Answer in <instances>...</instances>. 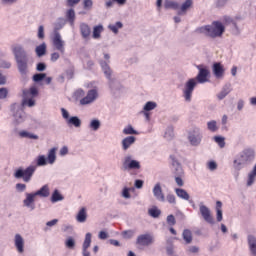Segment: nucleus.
<instances>
[{
    "mask_svg": "<svg viewBox=\"0 0 256 256\" xmlns=\"http://www.w3.org/2000/svg\"><path fill=\"white\" fill-rule=\"evenodd\" d=\"M196 68L198 69L197 76L188 79L182 89V97L186 103H191L193 99V91H195V87H197L198 83H200V85L209 83V69L203 65H197Z\"/></svg>",
    "mask_w": 256,
    "mask_h": 256,
    "instance_id": "obj_1",
    "label": "nucleus"
},
{
    "mask_svg": "<svg viewBox=\"0 0 256 256\" xmlns=\"http://www.w3.org/2000/svg\"><path fill=\"white\" fill-rule=\"evenodd\" d=\"M14 59L16 61L18 72L21 77L29 75V55L27 50L21 44H16L11 47Z\"/></svg>",
    "mask_w": 256,
    "mask_h": 256,
    "instance_id": "obj_2",
    "label": "nucleus"
},
{
    "mask_svg": "<svg viewBox=\"0 0 256 256\" xmlns=\"http://www.w3.org/2000/svg\"><path fill=\"white\" fill-rule=\"evenodd\" d=\"M255 161V150L252 148H245L233 161V168L235 171H241L246 165Z\"/></svg>",
    "mask_w": 256,
    "mask_h": 256,
    "instance_id": "obj_3",
    "label": "nucleus"
},
{
    "mask_svg": "<svg viewBox=\"0 0 256 256\" xmlns=\"http://www.w3.org/2000/svg\"><path fill=\"white\" fill-rule=\"evenodd\" d=\"M199 32L206 35V37L215 39L217 37H222L223 33H225V26L220 21H214L211 25L200 27Z\"/></svg>",
    "mask_w": 256,
    "mask_h": 256,
    "instance_id": "obj_4",
    "label": "nucleus"
},
{
    "mask_svg": "<svg viewBox=\"0 0 256 256\" xmlns=\"http://www.w3.org/2000/svg\"><path fill=\"white\" fill-rule=\"evenodd\" d=\"M25 107L27 105H23V102L21 104L14 103L10 106V111L12 113V125L14 127H19L22 123H25V119H27V114L25 113Z\"/></svg>",
    "mask_w": 256,
    "mask_h": 256,
    "instance_id": "obj_5",
    "label": "nucleus"
},
{
    "mask_svg": "<svg viewBox=\"0 0 256 256\" xmlns=\"http://www.w3.org/2000/svg\"><path fill=\"white\" fill-rule=\"evenodd\" d=\"M104 59L105 60H100V67L106 77V79H108V84L110 89H117L115 88V83H117V81L115 80V78H113V70L111 69V66H109V64L111 63V61L109 59H111V56L108 53H104Z\"/></svg>",
    "mask_w": 256,
    "mask_h": 256,
    "instance_id": "obj_6",
    "label": "nucleus"
},
{
    "mask_svg": "<svg viewBox=\"0 0 256 256\" xmlns=\"http://www.w3.org/2000/svg\"><path fill=\"white\" fill-rule=\"evenodd\" d=\"M37 171V166L30 165L26 169L18 168L14 172L15 179H23L24 183H29Z\"/></svg>",
    "mask_w": 256,
    "mask_h": 256,
    "instance_id": "obj_7",
    "label": "nucleus"
},
{
    "mask_svg": "<svg viewBox=\"0 0 256 256\" xmlns=\"http://www.w3.org/2000/svg\"><path fill=\"white\" fill-rule=\"evenodd\" d=\"M57 161V148H51L48 151L47 157L45 155H39L36 159L37 167H45V165H54Z\"/></svg>",
    "mask_w": 256,
    "mask_h": 256,
    "instance_id": "obj_8",
    "label": "nucleus"
},
{
    "mask_svg": "<svg viewBox=\"0 0 256 256\" xmlns=\"http://www.w3.org/2000/svg\"><path fill=\"white\" fill-rule=\"evenodd\" d=\"M39 95V90L35 86L30 87V89L23 90L22 93V105L27 107H35V97Z\"/></svg>",
    "mask_w": 256,
    "mask_h": 256,
    "instance_id": "obj_9",
    "label": "nucleus"
},
{
    "mask_svg": "<svg viewBox=\"0 0 256 256\" xmlns=\"http://www.w3.org/2000/svg\"><path fill=\"white\" fill-rule=\"evenodd\" d=\"M141 169V162L135 160L133 155L127 154L122 159V171H137Z\"/></svg>",
    "mask_w": 256,
    "mask_h": 256,
    "instance_id": "obj_10",
    "label": "nucleus"
},
{
    "mask_svg": "<svg viewBox=\"0 0 256 256\" xmlns=\"http://www.w3.org/2000/svg\"><path fill=\"white\" fill-rule=\"evenodd\" d=\"M188 141L192 147H199L203 141V132L200 128H194L188 133Z\"/></svg>",
    "mask_w": 256,
    "mask_h": 256,
    "instance_id": "obj_11",
    "label": "nucleus"
},
{
    "mask_svg": "<svg viewBox=\"0 0 256 256\" xmlns=\"http://www.w3.org/2000/svg\"><path fill=\"white\" fill-rule=\"evenodd\" d=\"M51 41L53 44V47L56 49V51H60L62 54L65 53V42L63 38L61 37V33H52Z\"/></svg>",
    "mask_w": 256,
    "mask_h": 256,
    "instance_id": "obj_12",
    "label": "nucleus"
},
{
    "mask_svg": "<svg viewBox=\"0 0 256 256\" xmlns=\"http://www.w3.org/2000/svg\"><path fill=\"white\" fill-rule=\"evenodd\" d=\"M99 97V92L97 89L93 88L88 90L87 95L80 100V105H91V103H95Z\"/></svg>",
    "mask_w": 256,
    "mask_h": 256,
    "instance_id": "obj_13",
    "label": "nucleus"
},
{
    "mask_svg": "<svg viewBox=\"0 0 256 256\" xmlns=\"http://www.w3.org/2000/svg\"><path fill=\"white\" fill-rule=\"evenodd\" d=\"M199 211L200 215L206 221V223H209L210 225H215V220L213 219V215H211V209L209 207L205 206L203 203L199 204Z\"/></svg>",
    "mask_w": 256,
    "mask_h": 256,
    "instance_id": "obj_14",
    "label": "nucleus"
},
{
    "mask_svg": "<svg viewBox=\"0 0 256 256\" xmlns=\"http://www.w3.org/2000/svg\"><path fill=\"white\" fill-rule=\"evenodd\" d=\"M155 243V238L150 233L139 235L136 239V245H141L142 247H149Z\"/></svg>",
    "mask_w": 256,
    "mask_h": 256,
    "instance_id": "obj_15",
    "label": "nucleus"
},
{
    "mask_svg": "<svg viewBox=\"0 0 256 256\" xmlns=\"http://www.w3.org/2000/svg\"><path fill=\"white\" fill-rule=\"evenodd\" d=\"M170 160L174 175H183V166L181 165V162H179L177 157H175V155H170Z\"/></svg>",
    "mask_w": 256,
    "mask_h": 256,
    "instance_id": "obj_16",
    "label": "nucleus"
},
{
    "mask_svg": "<svg viewBox=\"0 0 256 256\" xmlns=\"http://www.w3.org/2000/svg\"><path fill=\"white\" fill-rule=\"evenodd\" d=\"M35 192L26 193V198L23 200L24 207L30 209V211H35Z\"/></svg>",
    "mask_w": 256,
    "mask_h": 256,
    "instance_id": "obj_17",
    "label": "nucleus"
},
{
    "mask_svg": "<svg viewBox=\"0 0 256 256\" xmlns=\"http://www.w3.org/2000/svg\"><path fill=\"white\" fill-rule=\"evenodd\" d=\"M212 73L216 79H223L225 75V68L221 65V62H215L213 64Z\"/></svg>",
    "mask_w": 256,
    "mask_h": 256,
    "instance_id": "obj_18",
    "label": "nucleus"
},
{
    "mask_svg": "<svg viewBox=\"0 0 256 256\" xmlns=\"http://www.w3.org/2000/svg\"><path fill=\"white\" fill-rule=\"evenodd\" d=\"M247 245L250 256H256V236L249 234L247 236Z\"/></svg>",
    "mask_w": 256,
    "mask_h": 256,
    "instance_id": "obj_19",
    "label": "nucleus"
},
{
    "mask_svg": "<svg viewBox=\"0 0 256 256\" xmlns=\"http://www.w3.org/2000/svg\"><path fill=\"white\" fill-rule=\"evenodd\" d=\"M152 193L155 199H157V201H161L162 203H165V194H163V188H161V183H156L154 185Z\"/></svg>",
    "mask_w": 256,
    "mask_h": 256,
    "instance_id": "obj_20",
    "label": "nucleus"
},
{
    "mask_svg": "<svg viewBox=\"0 0 256 256\" xmlns=\"http://www.w3.org/2000/svg\"><path fill=\"white\" fill-rule=\"evenodd\" d=\"M14 245H15L18 253L25 252V240L23 239V236H21V234H15Z\"/></svg>",
    "mask_w": 256,
    "mask_h": 256,
    "instance_id": "obj_21",
    "label": "nucleus"
},
{
    "mask_svg": "<svg viewBox=\"0 0 256 256\" xmlns=\"http://www.w3.org/2000/svg\"><path fill=\"white\" fill-rule=\"evenodd\" d=\"M91 233H86L85 235V240L83 242V246H82V255L83 256H91V253L89 251H87V249L89 247H91Z\"/></svg>",
    "mask_w": 256,
    "mask_h": 256,
    "instance_id": "obj_22",
    "label": "nucleus"
},
{
    "mask_svg": "<svg viewBox=\"0 0 256 256\" xmlns=\"http://www.w3.org/2000/svg\"><path fill=\"white\" fill-rule=\"evenodd\" d=\"M137 141V137L135 136H127L124 139H122V149L123 151H127L131 146L135 145V142Z\"/></svg>",
    "mask_w": 256,
    "mask_h": 256,
    "instance_id": "obj_23",
    "label": "nucleus"
},
{
    "mask_svg": "<svg viewBox=\"0 0 256 256\" xmlns=\"http://www.w3.org/2000/svg\"><path fill=\"white\" fill-rule=\"evenodd\" d=\"M193 7V0H186L177 11V15L184 16L187 15V11Z\"/></svg>",
    "mask_w": 256,
    "mask_h": 256,
    "instance_id": "obj_24",
    "label": "nucleus"
},
{
    "mask_svg": "<svg viewBox=\"0 0 256 256\" xmlns=\"http://www.w3.org/2000/svg\"><path fill=\"white\" fill-rule=\"evenodd\" d=\"M79 29L82 38L89 39V37H91V27H89L87 23H80Z\"/></svg>",
    "mask_w": 256,
    "mask_h": 256,
    "instance_id": "obj_25",
    "label": "nucleus"
},
{
    "mask_svg": "<svg viewBox=\"0 0 256 256\" xmlns=\"http://www.w3.org/2000/svg\"><path fill=\"white\" fill-rule=\"evenodd\" d=\"M229 93H231V84L227 83L222 87L221 91L216 95V97L218 101H223V99H225Z\"/></svg>",
    "mask_w": 256,
    "mask_h": 256,
    "instance_id": "obj_26",
    "label": "nucleus"
},
{
    "mask_svg": "<svg viewBox=\"0 0 256 256\" xmlns=\"http://www.w3.org/2000/svg\"><path fill=\"white\" fill-rule=\"evenodd\" d=\"M66 23H67V20H65V18L63 17L58 18L54 23V28L52 33L54 34L60 33L59 31H61V29L65 27Z\"/></svg>",
    "mask_w": 256,
    "mask_h": 256,
    "instance_id": "obj_27",
    "label": "nucleus"
},
{
    "mask_svg": "<svg viewBox=\"0 0 256 256\" xmlns=\"http://www.w3.org/2000/svg\"><path fill=\"white\" fill-rule=\"evenodd\" d=\"M35 53L37 57H45V55H47V43L42 42L40 45L36 46Z\"/></svg>",
    "mask_w": 256,
    "mask_h": 256,
    "instance_id": "obj_28",
    "label": "nucleus"
},
{
    "mask_svg": "<svg viewBox=\"0 0 256 256\" xmlns=\"http://www.w3.org/2000/svg\"><path fill=\"white\" fill-rule=\"evenodd\" d=\"M66 19H67L69 25H71V27H73V25H75V19H76L75 9L70 8L66 11Z\"/></svg>",
    "mask_w": 256,
    "mask_h": 256,
    "instance_id": "obj_29",
    "label": "nucleus"
},
{
    "mask_svg": "<svg viewBox=\"0 0 256 256\" xmlns=\"http://www.w3.org/2000/svg\"><path fill=\"white\" fill-rule=\"evenodd\" d=\"M175 193L177 197H179L180 199H183L184 201H189V199H191V196H189V193L186 192V190L183 188H176Z\"/></svg>",
    "mask_w": 256,
    "mask_h": 256,
    "instance_id": "obj_30",
    "label": "nucleus"
},
{
    "mask_svg": "<svg viewBox=\"0 0 256 256\" xmlns=\"http://www.w3.org/2000/svg\"><path fill=\"white\" fill-rule=\"evenodd\" d=\"M76 221H78V223H85V221H87V209L85 207L79 210Z\"/></svg>",
    "mask_w": 256,
    "mask_h": 256,
    "instance_id": "obj_31",
    "label": "nucleus"
},
{
    "mask_svg": "<svg viewBox=\"0 0 256 256\" xmlns=\"http://www.w3.org/2000/svg\"><path fill=\"white\" fill-rule=\"evenodd\" d=\"M223 207V203L221 201L216 202V219L218 223H221L223 221V210L221 209Z\"/></svg>",
    "mask_w": 256,
    "mask_h": 256,
    "instance_id": "obj_32",
    "label": "nucleus"
},
{
    "mask_svg": "<svg viewBox=\"0 0 256 256\" xmlns=\"http://www.w3.org/2000/svg\"><path fill=\"white\" fill-rule=\"evenodd\" d=\"M35 196H39V197H49V186L48 185H44L42 186L39 190H37L36 192H34Z\"/></svg>",
    "mask_w": 256,
    "mask_h": 256,
    "instance_id": "obj_33",
    "label": "nucleus"
},
{
    "mask_svg": "<svg viewBox=\"0 0 256 256\" xmlns=\"http://www.w3.org/2000/svg\"><path fill=\"white\" fill-rule=\"evenodd\" d=\"M65 197L62 196L61 192L59 190L55 189L51 196V203H59V201H63Z\"/></svg>",
    "mask_w": 256,
    "mask_h": 256,
    "instance_id": "obj_34",
    "label": "nucleus"
},
{
    "mask_svg": "<svg viewBox=\"0 0 256 256\" xmlns=\"http://www.w3.org/2000/svg\"><path fill=\"white\" fill-rule=\"evenodd\" d=\"M179 3L171 0H166L164 2V8L165 9H173L174 11H179Z\"/></svg>",
    "mask_w": 256,
    "mask_h": 256,
    "instance_id": "obj_35",
    "label": "nucleus"
},
{
    "mask_svg": "<svg viewBox=\"0 0 256 256\" xmlns=\"http://www.w3.org/2000/svg\"><path fill=\"white\" fill-rule=\"evenodd\" d=\"M182 237L187 245H189L193 241V234L191 233V230H189V229H185L183 231Z\"/></svg>",
    "mask_w": 256,
    "mask_h": 256,
    "instance_id": "obj_36",
    "label": "nucleus"
},
{
    "mask_svg": "<svg viewBox=\"0 0 256 256\" xmlns=\"http://www.w3.org/2000/svg\"><path fill=\"white\" fill-rule=\"evenodd\" d=\"M108 29H110V31H112V33L117 35V33H119V29H123V22L118 21L115 24H109Z\"/></svg>",
    "mask_w": 256,
    "mask_h": 256,
    "instance_id": "obj_37",
    "label": "nucleus"
},
{
    "mask_svg": "<svg viewBox=\"0 0 256 256\" xmlns=\"http://www.w3.org/2000/svg\"><path fill=\"white\" fill-rule=\"evenodd\" d=\"M174 137H175V132H174L173 126H168L164 133V139H166L167 141H173Z\"/></svg>",
    "mask_w": 256,
    "mask_h": 256,
    "instance_id": "obj_38",
    "label": "nucleus"
},
{
    "mask_svg": "<svg viewBox=\"0 0 256 256\" xmlns=\"http://www.w3.org/2000/svg\"><path fill=\"white\" fill-rule=\"evenodd\" d=\"M89 129L99 131V129H101V121L99 119H92L89 124Z\"/></svg>",
    "mask_w": 256,
    "mask_h": 256,
    "instance_id": "obj_39",
    "label": "nucleus"
},
{
    "mask_svg": "<svg viewBox=\"0 0 256 256\" xmlns=\"http://www.w3.org/2000/svg\"><path fill=\"white\" fill-rule=\"evenodd\" d=\"M123 135H139V132L137 130H135V128H133V126L128 125L126 126L123 131H122Z\"/></svg>",
    "mask_w": 256,
    "mask_h": 256,
    "instance_id": "obj_40",
    "label": "nucleus"
},
{
    "mask_svg": "<svg viewBox=\"0 0 256 256\" xmlns=\"http://www.w3.org/2000/svg\"><path fill=\"white\" fill-rule=\"evenodd\" d=\"M101 33H103V25H97L93 28V39H99L101 37Z\"/></svg>",
    "mask_w": 256,
    "mask_h": 256,
    "instance_id": "obj_41",
    "label": "nucleus"
},
{
    "mask_svg": "<svg viewBox=\"0 0 256 256\" xmlns=\"http://www.w3.org/2000/svg\"><path fill=\"white\" fill-rule=\"evenodd\" d=\"M68 125H74L76 128L81 127V119L77 116H72L67 121Z\"/></svg>",
    "mask_w": 256,
    "mask_h": 256,
    "instance_id": "obj_42",
    "label": "nucleus"
},
{
    "mask_svg": "<svg viewBox=\"0 0 256 256\" xmlns=\"http://www.w3.org/2000/svg\"><path fill=\"white\" fill-rule=\"evenodd\" d=\"M207 129L211 131V133H217L219 131V127L217 126V121L211 120L207 122Z\"/></svg>",
    "mask_w": 256,
    "mask_h": 256,
    "instance_id": "obj_43",
    "label": "nucleus"
},
{
    "mask_svg": "<svg viewBox=\"0 0 256 256\" xmlns=\"http://www.w3.org/2000/svg\"><path fill=\"white\" fill-rule=\"evenodd\" d=\"M19 135L24 139H35V140L39 139V136L37 134H33L27 131H21Z\"/></svg>",
    "mask_w": 256,
    "mask_h": 256,
    "instance_id": "obj_44",
    "label": "nucleus"
},
{
    "mask_svg": "<svg viewBox=\"0 0 256 256\" xmlns=\"http://www.w3.org/2000/svg\"><path fill=\"white\" fill-rule=\"evenodd\" d=\"M153 109H157V102L148 101L143 107V111L146 112L153 111Z\"/></svg>",
    "mask_w": 256,
    "mask_h": 256,
    "instance_id": "obj_45",
    "label": "nucleus"
},
{
    "mask_svg": "<svg viewBox=\"0 0 256 256\" xmlns=\"http://www.w3.org/2000/svg\"><path fill=\"white\" fill-rule=\"evenodd\" d=\"M148 214L150 215V217H153V219H157V217L161 215V211L159 210V208L153 207L148 210Z\"/></svg>",
    "mask_w": 256,
    "mask_h": 256,
    "instance_id": "obj_46",
    "label": "nucleus"
},
{
    "mask_svg": "<svg viewBox=\"0 0 256 256\" xmlns=\"http://www.w3.org/2000/svg\"><path fill=\"white\" fill-rule=\"evenodd\" d=\"M45 77H47V74H45V73H36L33 75L32 79H33L34 83H41V81H43V79H45Z\"/></svg>",
    "mask_w": 256,
    "mask_h": 256,
    "instance_id": "obj_47",
    "label": "nucleus"
},
{
    "mask_svg": "<svg viewBox=\"0 0 256 256\" xmlns=\"http://www.w3.org/2000/svg\"><path fill=\"white\" fill-rule=\"evenodd\" d=\"M214 141L219 145L220 149L225 147V137L223 136H214Z\"/></svg>",
    "mask_w": 256,
    "mask_h": 256,
    "instance_id": "obj_48",
    "label": "nucleus"
},
{
    "mask_svg": "<svg viewBox=\"0 0 256 256\" xmlns=\"http://www.w3.org/2000/svg\"><path fill=\"white\" fill-rule=\"evenodd\" d=\"M37 37H38L39 41H43V39H45V26L40 25L38 27Z\"/></svg>",
    "mask_w": 256,
    "mask_h": 256,
    "instance_id": "obj_49",
    "label": "nucleus"
},
{
    "mask_svg": "<svg viewBox=\"0 0 256 256\" xmlns=\"http://www.w3.org/2000/svg\"><path fill=\"white\" fill-rule=\"evenodd\" d=\"M65 246L67 249H75V239H73V237H68L65 241Z\"/></svg>",
    "mask_w": 256,
    "mask_h": 256,
    "instance_id": "obj_50",
    "label": "nucleus"
},
{
    "mask_svg": "<svg viewBox=\"0 0 256 256\" xmlns=\"http://www.w3.org/2000/svg\"><path fill=\"white\" fill-rule=\"evenodd\" d=\"M134 236V230H126L122 232V237H124V239H133Z\"/></svg>",
    "mask_w": 256,
    "mask_h": 256,
    "instance_id": "obj_51",
    "label": "nucleus"
},
{
    "mask_svg": "<svg viewBox=\"0 0 256 256\" xmlns=\"http://www.w3.org/2000/svg\"><path fill=\"white\" fill-rule=\"evenodd\" d=\"M166 221L170 227H173V225H176L177 223V220H175V216L173 214L168 215Z\"/></svg>",
    "mask_w": 256,
    "mask_h": 256,
    "instance_id": "obj_52",
    "label": "nucleus"
},
{
    "mask_svg": "<svg viewBox=\"0 0 256 256\" xmlns=\"http://www.w3.org/2000/svg\"><path fill=\"white\" fill-rule=\"evenodd\" d=\"M166 200L170 203V205H177V198H175V195L168 194L166 196Z\"/></svg>",
    "mask_w": 256,
    "mask_h": 256,
    "instance_id": "obj_53",
    "label": "nucleus"
},
{
    "mask_svg": "<svg viewBox=\"0 0 256 256\" xmlns=\"http://www.w3.org/2000/svg\"><path fill=\"white\" fill-rule=\"evenodd\" d=\"M8 95H9V89H7V88H0V100L7 99Z\"/></svg>",
    "mask_w": 256,
    "mask_h": 256,
    "instance_id": "obj_54",
    "label": "nucleus"
},
{
    "mask_svg": "<svg viewBox=\"0 0 256 256\" xmlns=\"http://www.w3.org/2000/svg\"><path fill=\"white\" fill-rule=\"evenodd\" d=\"M83 8L86 10L92 9L93 8V0H84Z\"/></svg>",
    "mask_w": 256,
    "mask_h": 256,
    "instance_id": "obj_55",
    "label": "nucleus"
},
{
    "mask_svg": "<svg viewBox=\"0 0 256 256\" xmlns=\"http://www.w3.org/2000/svg\"><path fill=\"white\" fill-rule=\"evenodd\" d=\"M130 189L128 187L123 188L122 197L124 199H131V193H129Z\"/></svg>",
    "mask_w": 256,
    "mask_h": 256,
    "instance_id": "obj_56",
    "label": "nucleus"
},
{
    "mask_svg": "<svg viewBox=\"0 0 256 256\" xmlns=\"http://www.w3.org/2000/svg\"><path fill=\"white\" fill-rule=\"evenodd\" d=\"M26 189H27V185L23 183L16 184V191H18V193H23V191H25Z\"/></svg>",
    "mask_w": 256,
    "mask_h": 256,
    "instance_id": "obj_57",
    "label": "nucleus"
},
{
    "mask_svg": "<svg viewBox=\"0 0 256 256\" xmlns=\"http://www.w3.org/2000/svg\"><path fill=\"white\" fill-rule=\"evenodd\" d=\"M181 177H183V175H175V182L178 185V187H183V185H185Z\"/></svg>",
    "mask_w": 256,
    "mask_h": 256,
    "instance_id": "obj_58",
    "label": "nucleus"
},
{
    "mask_svg": "<svg viewBox=\"0 0 256 256\" xmlns=\"http://www.w3.org/2000/svg\"><path fill=\"white\" fill-rule=\"evenodd\" d=\"M45 69H47V64H45V62H40L36 65V71L43 72Z\"/></svg>",
    "mask_w": 256,
    "mask_h": 256,
    "instance_id": "obj_59",
    "label": "nucleus"
},
{
    "mask_svg": "<svg viewBox=\"0 0 256 256\" xmlns=\"http://www.w3.org/2000/svg\"><path fill=\"white\" fill-rule=\"evenodd\" d=\"M59 57H61V55L59 54V52H54L51 54L50 56V61L52 63H56V61H59Z\"/></svg>",
    "mask_w": 256,
    "mask_h": 256,
    "instance_id": "obj_60",
    "label": "nucleus"
},
{
    "mask_svg": "<svg viewBox=\"0 0 256 256\" xmlns=\"http://www.w3.org/2000/svg\"><path fill=\"white\" fill-rule=\"evenodd\" d=\"M68 154H69V148L67 146H63L59 151L60 157H65V155H68Z\"/></svg>",
    "mask_w": 256,
    "mask_h": 256,
    "instance_id": "obj_61",
    "label": "nucleus"
},
{
    "mask_svg": "<svg viewBox=\"0 0 256 256\" xmlns=\"http://www.w3.org/2000/svg\"><path fill=\"white\" fill-rule=\"evenodd\" d=\"M143 183H145L143 180L137 179V180H135V182H134V187H135L136 189H143Z\"/></svg>",
    "mask_w": 256,
    "mask_h": 256,
    "instance_id": "obj_62",
    "label": "nucleus"
},
{
    "mask_svg": "<svg viewBox=\"0 0 256 256\" xmlns=\"http://www.w3.org/2000/svg\"><path fill=\"white\" fill-rule=\"evenodd\" d=\"M2 5L9 6V5H15L17 1L19 0H0Z\"/></svg>",
    "mask_w": 256,
    "mask_h": 256,
    "instance_id": "obj_63",
    "label": "nucleus"
},
{
    "mask_svg": "<svg viewBox=\"0 0 256 256\" xmlns=\"http://www.w3.org/2000/svg\"><path fill=\"white\" fill-rule=\"evenodd\" d=\"M208 169H209L210 171H215V170H217V162H215V161H210V162L208 163Z\"/></svg>",
    "mask_w": 256,
    "mask_h": 256,
    "instance_id": "obj_64",
    "label": "nucleus"
}]
</instances>
